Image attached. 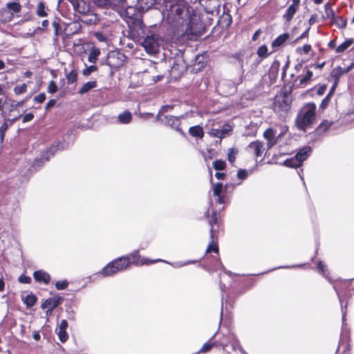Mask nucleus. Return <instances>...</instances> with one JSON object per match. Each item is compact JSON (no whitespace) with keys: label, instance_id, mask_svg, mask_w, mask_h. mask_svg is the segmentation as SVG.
I'll return each mask as SVG.
<instances>
[{"label":"nucleus","instance_id":"f257e3e1","mask_svg":"<svg viewBox=\"0 0 354 354\" xmlns=\"http://www.w3.org/2000/svg\"><path fill=\"white\" fill-rule=\"evenodd\" d=\"M164 15L171 25L174 26L185 25L187 30L193 34L200 33L203 29V25L199 17L184 0H167Z\"/></svg>","mask_w":354,"mask_h":354},{"label":"nucleus","instance_id":"f03ea898","mask_svg":"<svg viewBox=\"0 0 354 354\" xmlns=\"http://www.w3.org/2000/svg\"><path fill=\"white\" fill-rule=\"evenodd\" d=\"M316 106L313 103H309L301 108L297 115L295 120L297 128L304 131L310 127L315 120Z\"/></svg>","mask_w":354,"mask_h":354},{"label":"nucleus","instance_id":"7ed1b4c3","mask_svg":"<svg viewBox=\"0 0 354 354\" xmlns=\"http://www.w3.org/2000/svg\"><path fill=\"white\" fill-rule=\"evenodd\" d=\"M129 257H119L109 263L100 272L103 277H109L127 270L131 266Z\"/></svg>","mask_w":354,"mask_h":354},{"label":"nucleus","instance_id":"20e7f679","mask_svg":"<svg viewBox=\"0 0 354 354\" xmlns=\"http://www.w3.org/2000/svg\"><path fill=\"white\" fill-rule=\"evenodd\" d=\"M160 38L159 35L152 30H149L142 41L141 45L145 49L147 53L155 55L159 50Z\"/></svg>","mask_w":354,"mask_h":354},{"label":"nucleus","instance_id":"39448f33","mask_svg":"<svg viewBox=\"0 0 354 354\" xmlns=\"http://www.w3.org/2000/svg\"><path fill=\"white\" fill-rule=\"evenodd\" d=\"M312 150L310 147L302 148L295 157L284 161V165L288 167H299L302 162L309 156Z\"/></svg>","mask_w":354,"mask_h":354},{"label":"nucleus","instance_id":"423d86ee","mask_svg":"<svg viewBox=\"0 0 354 354\" xmlns=\"http://www.w3.org/2000/svg\"><path fill=\"white\" fill-rule=\"evenodd\" d=\"M222 4V0H203L202 6L204 7L207 13H209L212 15H218Z\"/></svg>","mask_w":354,"mask_h":354},{"label":"nucleus","instance_id":"0eeeda50","mask_svg":"<svg viewBox=\"0 0 354 354\" xmlns=\"http://www.w3.org/2000/svg\"><path fill=\"white\" fill-rule=\"evenodd\" d=\"M126 257H129V261L131 262V264H134L136 266L149 265L162 261V259H160L155 260H149L146 258H140L138 250H135L131 254L127 255Z\"/></svg>","mask_w":354,"mask_h":354},{"label":"nucleus","instance_id":"6e6552de","mask_svg":"<svg viewBox=\"0 0 354 354\" xmlns=\"http://www.w3.org/2000/svg\"><path fill=\"white\" fill-rule=\"evenodd\" d=\"M241 79L236 82L225 80L219 84L218 88L225 95H229L236 91V86L241 83Z\"/></svg>","mask_w":354,"mask_h":354},{"label":"nucleus","instance_id":"1a4fd4ad","mask_svg":"<svg viewBox=\"0 0 354 354\" xmlns=\"http://www.w3.org/2000/svg\"><path fill=\"white\" fill-rule=\"evenodd\" d=\"M231 345L232 351L239 349L243 354H245V351L240 346L239 341L236 339L233 333H229L227 336V342H221L220 345L222 346L223 350L229 352L227 350L228 345Z\"/></svg>","mask_w":354,"mask_h":354},{"label":"nucleus","instance_id":"9d476101","mask_svg":"<svg viewBox=\"0 0 354 354\" xmlns=\"http://www.w3.org/2000/svg\"><path fill=\"white\" fill-rule=\"evenodd\" d=\"M352 68H353V64H351V66H348L346 68H343L340 66H337V67L334 68L332 70L331 73H330V77H331V79L334 81V84L333 86V89L336 88V86L338 84L340 77L342 76L344 74L349 72L352 69Z\"/></svg>","mask_w":354,"mask_h":354},{"label":"nucleus","instance_id":"9b49d317","mask_svg":"<svg viewBox=\"0 0 354 354\" xmlns=\"http://www.w3.org/2000/svg\"><path fill=\"white\" fill-rule=\"evenodd\" d=\"M232 127L228 124H225L221 129H212L209 134L215 138H223L230 135Z\"/></svg>","mask_w":354,"mask_h":354},{"label":"nucleus","instance_id":"f8f14e48","mask_svg":"<svg viewBox=\"0 0 354 354\" xmlns=\"http://www.w3.org/2000/svg\"><path fill=\"white\" fill-rule=\"evenodd\" d=\"M162 122L165 123L167 126L170 127L171 128L175 129L176 131H178L181 134H184L181 129L180 128V119L177 117L170 115V116H165V119L160 118V119Z\"/></svg>","mask_w":354,"mask_h":354},{"label":"nucleus","instance_id":"ddd939ff","mask_svg":"<svg viewBox=\"0 0 354 354\" xmlns=\"http://www.w3.org/2000/svg\"><path fill=\"white\" fill-rule=\"evenodd\" d=\"M232 22L231 15L229 14L228 10L226 8L225 5L223 6L222 15L218 19V25L222 28H227L229 27Z\"/></svg>","mask_w":354,"mask_h":354},{"label":"nucleus","instance_id":"4468645a","mask_svg":"<svg viewBox=\"0 0 354 354\" xmlns=\"http://www.w3.org/2000/svg\"><path fill=\"white\" fill-rule=\"evenodd\" d=\"M248 152L254 154L256 157H259L262 155L264 148L262 142L256 140L252 142L247 147Z\"/></svg>","mask_w":354,"mask_h":354},{"label":"nucleus","instance_id":"2eb2a0df","mask_svg":"<svg viewBox=\"0 0 354 354\" xmlns=\"http://www.w3.org/2000/svg\"><path fill=\"white\" fill-rule=\"evenodd\" d=\"M299 3L300 0L292 1V4L289 6L286 11V13L283 15V18L286 20V21L290 22L292 19L294 15L298 10Z\"/></svg>","mask_w":354,"mask_h":354},{"label":"nucleus","instance_id":"dca6fc26","mask_svg":"<svg viewBox=\"0 0 354 354\" xmlns=\"http://www.w3.org/2000/svg\"><path fill=\"white\" fill-rule=\"evenodd\" d=\"M63 301V298L61 297H54L47 299L42 304L41 308L55 309Z\"/></svg>","mask_w":354,"mask_h":354},{"label":"nucleus","instance_id":"f3484780","mask_svg":"<svg viewBox=\"0 0 354 354\" xmlns=\"http://www.w3.org/2000/svg\"><path fill=\"white\" fill-rule=\"evenodd\" d=\"M68 327V322L66 319H62L57 328V334L59 336V340L62 342H65L68 338V334L66 333V328Z\"/></svg>","mask_w":354,"mask_h":354},{"label":"nucleus","instance_id":"a211bd4d","mask_svg":"<svg viewBox=\"0 0 354 354\" xmlns=\"http://www.w3.org/2000/svg\"><path fill=\"white\" fill-rule=\"evenodd\" d=\"M263 137L267 140L268 148H270L277 144V138H276V132L273 129H268L263 133Z\"/></svg>","mask_w":354,"mask_h":354},{"label":"nucleus","instance_id":"6ab92c4d","mask_svg":"<svg viewBox=\"0 0 354 354\" xmlns=\"http://www.w3.org/2000/svg\"><path fill=\"white\" fill-rule=\"evenodd\" d=\"M33 277L37 281L42 282L45 284H48L50 280V274L42 270L34 272Z\"/></svg>","mask_w":354,"mask_h":354},{"label":"nucleus","instance_id":"aec40b11","mask_svg":"<svg viewBox=\"0 0 354 354\" xmlns=\"http://www.w3.org/2000/svg\"><path fill=\"white\" fill-rule=\"evenodd\" d=\"M75 10L84 14L89 10L88 6L84 0H71Z\"/></svg>","mask_w":354,"mask_h":354},{"label":"nucleus","instance_id":"412c9836","mask_svg":"<svg viewBox=\"0 0 354 354\" xmlns=\"http://www.w3.org/2000/svg\"><path fill=\"white\" fill-rule=\"evenodd\" d=\"M64 147L62 144H57L56 145H53L48 150H47L44 154L41 156V160L48 161L50 156H53L57 150H63Z\"/></svg>","mask_w":354,"mask_h":354},{"label":"nucleus","instance_id":"4be33fe9","mask_svg":"<svg viewBox=\"0 0 354 354\" xmlns=\"http://www.w3.org/2000/svg\"><path fill=\"white\" fill-rule=\"evenodd\" d=\"M156 2V0H138L139 8L145 12L150 9Z\"/></svg>","mask_w":354,"mask_h":354},{"label":"nucleus","instance_id":"5701e85b","mask_svg":"<svg viewBox=\"0 0 354 354\" xmlns=\"http://www.w3.org/2000/svg\"><path fill=\"white\" fill-rule=\"evenodd\" d=\"M290 35L288 33H284L279 36H278L272 42V46L273 48H278L283 44L287 39L289 38Z\"/></svg>","mask_w":354,"mask_h":354},{"label":"nucleus","instance_id":"b1692460","mask_svg":"<svg viewBox=\"0 0 354 354\" xmlns=\"http://www.w3.org/2000/svg\"><path fill=\"white\" fill-rule=\"evenodd\" d=\"M13 18V13L10 12L6 8L0 10V21L3 23L10 21Z\"/></svg>","mask_w":354,"mask_h":354},{"label":"nucleus","instance_id":"393cba45","mask_svg":"<svg viewBox=\"0 0 354 354\" xmlns=\"http://www.w3.org/2000/svg\"><path fill=\"white\" fill-rule=\"evenodd\" d=\"M100 55V50L97 48H92L91 52L88 54V60L89 62L92 64H95L97 59L99 55Z\"/></svg>","mask_w":354,"mask_h":354},{"label":"nucleus","instance_id":"a878e982","mask_svg":"<svg viewBox=\"0 0 354 354\" xmlns=\"http://www.w3.org/2000/svg\"><path fill=\"white\" fill-rule=\"evenodd\" d=\"M97 86L96 81H90L84 84L81 88L79 90V93L84 94L88 92L92 88H95Z\"/></svg>","mask_w":354,"mask_h":354},{"label":"nucleus","instance_id":"bb28decb","mask_svg":"<svg viewBox=\"0 0 354 354\" xmlns=\"http://www.w3.org/2000/svg\"><path fill=\"white\" fill-rule=\"evenodd\" d=\"M6 9L13 14L18 13L21 11V6L17 2H9L6 4Z\"/></svg>","mask_w":354,"mask_h":354},{"label":"nucleus","instance_id":"cd10ccee","mask_svg":"<svg viewBox=\"0 0 354 354\" xmlns=\"http://www.w3.org/2000/svg\"><path fill=\"white\" fill-rule=\"evenodd\" d=\"M189 133L191 136L196 138H202L203 136V130L199 126L192 127L189 129Z\"/></svg>","mask_w":354,"mask_h":354},{"label":"nucleus","instance_id":"c85d7f7f","mask_svg":"<svg viewBox=\"0 0 354 354\" xmlns=\"http://www.w3.org/2000/svg\"><path fill=\"white\" fill-rule=\"evenodd\" d=\"M132 119V115L129 111H124L118 115V120L122 124H129Z\"/></svg>","mask_w":354,"mask_h":354},{"label":"nucleus","instance_id":"c756f323","mask_svg":"<svg viewBox=\"0 0 354 354\" xmlns=\"http://www.w3.org/2000/svg\"><path fill=\"white\" fill-rule=\"evenodd\" d=\"M216 333H216L207 342L205 343L203 345L202 348L199 351V353H207L209 351H210L212 347H214V346L217 345V342H210L215 337Z\"/></svg>","mask_w":354,"mask_h":354},{"label":"nucleus","instance_id":"7c9ffc66","mask_svg":"<svg viewBox=\"0 0 354 354\" xmlns=\"http://www.w3.org/2000/svg\"><path fill=\"white\" fill-rule=\"evenodd\" d=\"M313 72L310 70H307L304 75H299L298 77L299 80L300 85H305L312 77Z\"/></svg>","mask_w":354,"mask_h":354},{"label":"nucleus","instance_id":"2f4dec72","mask_svg":"<svg viewBox=\"0 0 354 354\" xmlns=\"http://www.w3.org/2000/svg\"><path fill=\"white\" fill-rule=\"evenodd\" d=\"M46 10L44 3L42 1L39 2L36 10L37 15L40 17H46L48 14Z\"/></svg>","mask_w":354,"mask_h":354},{"label":"nucleus","instance_id":"473e14b6","mask_svg":"<svg viewBox=\"0 0 354 354\" xmlns=\"http://www.w3.org/2000/svg\"><path fill=\"white\" fill-rule=\"evenodd\" d=\"M353 41V39H348L345 41L337 47L336 52L338 53H343L352 45Z\"/></svg>","mask_w":354,"mask_h":354},{"label":"nucleus","instance_id":"72a5a7b5","mask_svg":"<svg viewBox=\"0 0 354 354\" xmlns=\"http://www.w3.org/2000/svg\"><path fill=\"white\" fill-rule=\"evenodd\" d=\"M161 262H165L166 263H169L170 264L171 266H172L174 268H181V267H183L185 266H187L188 264H190V263H195L196 261H178V262H175V263H169L167 261H165V260H162L160 261Z\"/></svg>","mask_w":354,"mask_h":354},{"label":"nucleus","instance_id":"f704fd0d","mask_svg":"<svg viewBox=\"0 0 354 354\" xmlns=\"http://www.w3.org/2000/svg\"><path fill=\"white\" fill-rule=\"evenodd\" d=\"M324 8H325V17L327 19H330L331 21L333 19H335L336 16L335 15L333 10L331 8L330 6H329L328 4H326Z\"/></svg>","mask_w":354,"mask_h":354},{"label":"nucleus","instance_id":"c9c22d12","mask_svg":"<svg viewBox=\"0 0 354 354\" xmlns=\"http://www.w3.org/2000/svg\"><path fill=\"white\" fill-rule=\"evenodd\" d=\"M238 152V150L234 148H230L228 149L227 160L230 163H233L235 161Z\"/></svg>","mask_w":354,"mask_h":354},{"label":"nucleus","instance_id":"e433bc0d","mask_svg":"<svg viewBox=\"0 0 354 354\" xmlns=\"http://www.w3.org/2000/svg\"><path fill=\"white\" fill-rule=\"evenodd\" d=\"M333 122L328 121V120H324L318 127L317 131L322 133L325 132L328 129L330 128V127L332 125Z\"/></svg>","mask_w":354,"mask_h":354},{"label":"nucleus","instance_id":"4c0bfd02","mask_svg":"<svg viewBox=\"0 0 354 354\" xmlns=\"http://www.w3.org/2000/svg\"><path fill=\"white\" fill-rule=\"evenodd\" d=\"M37 298L35 295L30 294L28 295L24 299V302L27 306L31 307L36 303Z\"/></svg>","mask_w":354,"mask_h":354},{"label":"nucleus","instance_id":"58836bf2","mask_svg":"<svg viewBox=\"0 0 354 354\" xmlns=\"http://www.w3.org/2000/svg\"><path fill=\"white\" fill-rule=\"evenodd\" d=\"M332 23L335 24L339 28H345L346 26V19L340 17H335V19L332 21Z\"/></svg>","mask_w":354,"mask_h":354},{"label":"nucleus","instance_id":"ea45409f","mask_svg":"<svg viewBox=\"0 0 354 354\" xmlns=\"http://www.w3.org/2000/svg\"><path fill=\"white\" fill-rule=\"evenodd\" d=\"M257 55L261 58H266L268 56V48L266 45H261L257 50Z\"/></svg>","mask_w":354,"mask_h":354},{"label":"nucleus","instance_id":"a19ab883","mask_svg":"<svg viewBox=\"0 0 354 354\" xmlns=\"http://www.w3.org/2000/svg\"><path fill=\"white\" fill-rule=\"evenodd\" d=\"M311 50V46L310 44H305L302 47H298L296 49V52L298 54H305L307 55Z\"/></svg>","mask_w":354,"mask_h":354},{"label":"nucleus","instance_id":"79ce46f5","mask_svg":"<svg viewBox=\"0 0 354 354\" xmlns=\"http://www.w3.org/2000/svg\"><path fill=\"white\" fill-rule=\"evenodd\" d=\"M66 80L68 84H72L77 81V73L75 71H71L66 75Z\"/></svg>","mask_w":354,"mask_h":354},{"label":"nucleus","instance_id":"37998d69","mask_svg":"<svg viewBox=\"0 0 354 354\" xmlns=\"http://www.w3.org/2000/svg\"><path fill=\"white\" fill-rule=\"evenodd\" d=\"M209 223L211 225V230H210V234H211V238H213L214 236V225H216L217 223V218L215 212L212 213L211 219L209 221Z\"/></svg>","mask_w":354,"mask_h":354},{"label":"nucleus","instance_id":"c03bdc74","mask_svg":"<svg viewBox=\"0 0 354 354\" xmlns=\"http://www.w3.org/2000/svg\"><path fill=\"white\" fill-rule=\"evenodd\" d=\"M212 241L209 243L208 246H207V248L206 250V252H214L215 253H217L218 251V245H217V243L215 242L213 239L212 238Z\"/></svg>","mask_w":354,"mask_h":354},{"label":"nucleus","instance_id":"a18cd8bd","mask_svg":"<svg viewBox=\"0 0 354 354\" xmlns=\"http://www.w3.org/2000/svg\"><path fill=\"white\" fill-rule=\"evenodd\" d=\"M223 189V184L221 183H218L214 185L213 186V194L216 196H221V194Z\"/></svg>","mask_w":354,"mask_h":354},{"label":"nucleus","instance_id":"49530a36","mask_svg":"<svg viewBox=\"0 0 354 354\" xmlns=\"http://www.w3.org/2000/svg\"><path fill=\"white\" fill-rule=\"evenodd\" d=\"M27 90V85L26 84L24 83L21 85L16 86L14 88L15 93L16 95H19L25 93Z\"/></svg>","mask_w":354,"mask_h":354},{"label":"nucleus","instance_id":"de8ad7c7","mask_svg":"<svg viewBox=\"0 0 354 354\" xmlns=\"http://www.w3.org/2000/svg\"><path fill=\"white\" fill-rule=\"evenodd\" d=\"M97 69V66L95 65H91L90 66H86V68L82 71V74L84 76H88L92 73L96 71Z\"/></svg>","mask_w":354,"mask_h":354},{"label":"nucleus","instance_id":"09e8293b","mask_svg":"<svg viewBox=\"0 0 354 354\" xmlns=\"http://www.w3.org/2000/svg\"><path fill=\"white\" fill-rule=\"evenodd\" d=\"M213 166L216 170H223L225 167V162L222 160H216L213 162Z\"/></svg>","mask_w":354,"mask_h":354},{"label":"nucleus","instance_id":"8fccbe9b","mask_svg":"<svg viewBox=\"0 0 354 354\" xmlns=\"http://www.w3.org/2000/svg\"><path fill=\"white\" fill-rule=\"evenodd\" d=\"M9 125L10 124L8 123V122L6 120H5V122L1 125V127H0V136H1V140L3 139L4 136H5V133L7 131V129H8Z\"/></svg>","mask_w":354,"mask_h":354},{"label":"nucleus","instance_id":"3c124183","mask_svg":"<svg viewBox=\"0 0 354 354\" xmlns=\"http://www.w3.org/2000/svg\"><path fill=\"white\" fill-rule=\"evenodd\" d=\"M126 0H106V3L113 6H123Z\"/></svg>","mask_w":354,"mask_h":354},{"label":"nucleus","instance_id":"603ef678","mask_svg":"<svg viewBox=\"0 0 354 354\" xmlns=\"http://www.w3.org/2000/svg\"><path fill=\"white\" fill-rule=\"evenodd\" d=\"M172 108H173V106L171 105H165V106H162L160 110L158 112V114L157 115V119L160 120V118H162L161 115H162L164 113H166V112L171 110Z\"/></svg>","mask_w":354,"mask_h":354},{"label":"nucleus","instance_id":"864d4df0","mask_svg":"<svg viewBox=\"0 0 354 354\" xmlns=\"http://www.w3.org/2000/svg\"><path fill=\"white\" fill-rule=\"evenodd\" d=\"M68 282L66 280L56 282L55 287L57 290H64L67 288Z\"/></svg>","mask_w":354,"mask_h":354},{"label":"nucleus","instance_id":"5fc2aeb1","mask_svg":"<svg viewBox=\"0 0 354 354\" xmlns=\"http://www.w3.org/2000/svg\"><path fill=\"white\" fill-rule=\"evenodd\" d=\"M47 91L48 93H55V92H57V86L56 84V83L54 82V81H50L48 86V88H47Z\"/></svg>","mask_w":354,"mask_h":354},{"label":"nucleus","instance_id":"6e6d98bb","mask_svg":"<svg viewBox=\"0 0 354 354\" xmlns=\"http://www.w3.org/2000/svg\"><path fill=\"white\" fill-rule=\"evenodd\" d=\"M248 174L245 169H239L237 173V178L240 180H245L247 178Z\"/></svg>","mask_w":354,"mask_h":354},{"label":"nucleus","instance_id":"4d7b16f0","mask_svg":"<svg viewBox=\"0 0 354 354\" xmlns=\"http://www.w3.org/2000/svg\"><path fill=\"white\" fill-rule=\"evenodd\" d=\"M45 100H46V95L44 93H41L36 95L34 97V101L37 103H42L44 102Z\"/></svg>","mask_w":354,"mask_h":354},{"label":"nucleus","instance_id":"13d9d810","mask_svg":"<svg viewBox=\"0 0 354 354\" xmlns=\"http://www.w3.org/2000/svg\"><path fill=\"white\" fill-rule=\"evenodd\" d=\"M317 267L320 273H322L326 278H327L326 275V266L322 261H319Z\"/></svg>","mask_w":354,"mask_h":354},{"label":"nucleus","instance_id":"bf43d9fd","mask_svg":"<svg viewBox=\"0 0 354 354\" xmlns=\"http://www.w3.org/2000/svg\"><path fill=\"white\" fill-rule=\"evenodd\" d=\"M19 281L21 283H30L31 282V278L24 274H21L19 277Z\"/></svg>","mask_w":354,"mask_h":354},{"label":"nucleus","instance_id":"052dcab7","mask_svg":"<svg viewBox=\"0 0 354 354\" xmlns=\"http://www.w3.org/2000/svg\"><path fill=\"white\" fill-rule=\"evenodd\" d=\"M280 66V63L279 61H275L272 64L271 68H270V73H277L279 71Z\"/></svg>","mask_w":354,"mask_h":354},{"label":"nucleus","instance_id":"680f3d73","mask_svg":"<svg viewBox=\"0 0 354 354\" xmlns=\"http://www.w3.org/2000/svg\"><path fill=\"white\" fill-rule=\"evenodd\" d=\"M33 118H34L33 114L29 113L26 114L24 116L22 121H23V122H28L31 121L33 119Z\"/></svg>","mask_w":354,"mask_h":354},{"label":"nucleus","instance_id":"e2e57ef3","mask_svg":"<svg viewBox=\"0 0 354 354\" xmlns=\"http://www.w3.org/2000/svg\"><path fill=\"white\" fill-rule=\"evenodd\" d=\"M53 26L54 27V29H55V35H59V30L60 29V26L58 22L57 21H53Z\"/></svg>","mask_w":354,"mask_h":354},{"label":"nucleus","instance_id":"0e129e2a","mask_svg":"<svg viewBox=\"0 0 354 354\" xmlns=\"http://www.w3.org/2000/svg\"><path fill=\"white\" fill-rule=\"evenodd\" d=\"M56 104V100H50L46 104V109H49Z\"/></svg>","mask_w":354,"mask_h":354},{"label":"nucleus","instance_id":"69168bd1","mask_svg":"<svg viewBox=\"0 0 354 354\" xmlns=\"http://www.w3.org/2000/svg\"><path fill=\"white\" fill-rule=\"evenodd\" d=\"M328 96H326L325 98L322 100V102L321 104V107L324 109L329 102Z\"/></svg>","mask_w":354,"mask_h":354},{"label":"nucleus","instance_id":"338daca9","mask_svg":"<svg viewBox=\"0 0 354 354\" xmlns=\"http://www.w3.org/2000/svg\"><path fill=\"white\" fill-rule=\"evenodd\" d=\"M32 337L36 341H39L41 338L40 335H39V332H37V331L34 332V333L32 335Z\"/></svg>","mask_w":354,"mask_h":354},{"label":"nucleus","instance_id":"774afa93","mask_svg":"<svg viewBox=\"0 0 354 354\" xmlns=\"http://www.w3.org/2000/svg\"><path fill=\"white\" fill-rule=\"evenodd\" d=\"M215 177L219 180H221V179H223L224 177H225V174L224 173H220V172H216V174H215Z\"/></svg>","mask_w":354,"mask_h":354}]
</instances>
